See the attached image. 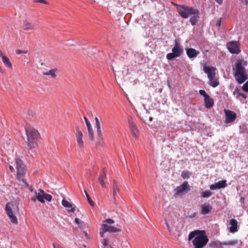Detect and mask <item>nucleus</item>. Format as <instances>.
I'll use <instances>...</instances> for the list:
<instances>
[{
    "mask_svg": "<svg viewBox=\"0 0 248 248\" xmlns=\"http://www.w3.org/2000/svg\"><path fill=\"white\" fill-rule=\"evenodd\" d=\"M192 240V243L194 248H203L208 243L209 239L204 230H195L191 232L188 235V240Z\"/></svg>",
    "mask_w": 248,
    "mask_h": 248,
    "instance_id": "f257e3e1",
    "label": "nucleus"
},
{
    "mask_svg": "<svg viewBox=\"0 0 248 248\" xmlns=\"http://www.w3.org/2000/svg\"><path fill=\"white\" fill-rule=\"evenodd\" d=\"M248 65V62L244 60H238L232 67L234 77L239 84H242L248 79V75L245 66Z\"/></svg>",
    "mask_w": 248,
    "mask_h": 248,
    "instance_id": "f03ea898",
    "label": "nucleus"
},
{
    "mask_svg": "<svg viewBox=\"0 0 248 248\" xmlns=\"http://www.w3.org/2000/svg\"><path fill=\"white\" fill-rule=\"evenodd\" d=\"M26 134L27 137V146L29 153L37 145V141L40 138L38 131L31 126L25 127Z\"/></svg>",
    "mask_w": 248,
    "mask_h": 248,
    "instance_id": "7ed1b4c3",
    "label": "nucleus"
},
{
    "mask_svg": "<svg viewBox=\"0 0 248 248\" xmlns=\"http://www.w3.org/2000/svg\"><path fill=\"white\" fill-rule=\"evenodd\" d=\"M172 4L177 6V10L180 16H198L199 11L191 7L186 5H179L172 3Z\"/></svg>",
    "mask_w": 248,
    "mask_h": 248,
    "instance_id": "20e7f679",
    "label": "nucleus"
},
{
    "mask_svg": "<svg viewBox=\"0 0 248 248\" xmlns=\"http://www.w3.org/2000/svg\"><path fill=\"white\" fill-rule=\"evenodd\" d=\"M184 50L182 46L177 41H175L174 46L172 48V52L168 53L166 58L168 60H171L175 58L180 57L183 53Z\"/></svg>",
    "mask_w": 248,
    "mask_h": 248,
    "instance_id": "39448f33",
    "label": "nucleus"
},
{
    "mask_svg": "<svg viewBox=\"0 0 248 248\" xmlns=\"http://www.w3.org/2000/svg\"><path fill=\"white\" fill-rule=\"evenodd\" d=\"M190 190V186L187 181H185L174 189L175 196H180L187 193Z\"/></svg>",
    "mask_w": 248,
    "mask_h": 248,
    "instance_id": "423d86ee",
    "label": "nucleus"
},
{
    "mask_svg": "<svg viewBox=\"0 0 248 248\" xmlns=\"http://www.w3.org/2000/svg\"><path fill=\"white\" fill-rule=\"evenodd\" d=\"M16 165L17 170V178L18 179H20L25 173L26 170V166L22 160L19 158L16 159Z\"/></svg>",
    "mask_w": 248,
    "mask_h": 248,
    "instance_id": "0eeeda50",
    "label": "nucleus"
},
{
    "mask_svg": "<svg viewBox=\"0 0 248 248\" xmlns=\"http://www.w3.org/2000/svg\"><path fill=\"white\" fill-rule=\"evenodd\" d=\"M13 204L12 203L8 202L5 206V211L11 222L13 224H16L18 223L17 217L14 215L12 211Z\"/></svg>",
    "mask_w": 248,
    "mask_h": 248,
    "instance_id": "6e6552de",
    "label": "nucleus"
},
{
    "mask_svg": "<svg viewBox=\"0 0 248 248\" xmlns=\"http://www.w3.org/2000/svg\"><path fill=\"white\" fill-rule=\"evenodd\" d=\"M102 228L100 229V235L101 237H103L104 233L107 232H117L121 231V230L119 228L114 226H109L105 223L102 224Z\"/></svg>",
    "mask_w": 248,
    "mask_h": 248,
    "instance_id": "1a4fd4ad",
    "label": "nucleus"
},
{
    "mask_svg": "<svg viewBox=\"0 0 248 248\" xmlns=\"http://www.w3.org/2000/svg\"><path fill=\"white\" fill-rule=\"evenodd\" d=\"M225 114V123L229 124L233 122L236 119V114L230 110L224 109Z\"/></svg>",
    "mask_w": 248,
    "mask_h": 248,
    "instance_id": "9d476101",
    "label": "nucleus"
},
{
    "mask_svg": "<svg viewBox=\"0 0 248 248\" xmlns=\"http://www.w3.org/2000/svg\"><path fill=\"white\" fill-rule=\"evenodd\" d=\"M76 138L78 147L82 149L84 147V142L83 140V134L79 130L78 126L76 127Z\"/></svg>",
    "mask_w": 248,
    "mask_h": 248,
    "instance_id": "9b49d317",
    "label": "nucleus"
},
{
    "mask_svg": "<svg viewBox=\"0 0 248 248\" xmlns=\"http://www.w3.org/2000/svg\"><path fill=\"white\" fill-rule=\"evenodd\" d=\"M217 68L213 66L204 65L203 67V70L207 74L208 78L212 79L216 77V70Z\"/></svg>",
    "mask_w": 248,
    "mask_h": 248,
    "instance_id": "f8f14e48",
    "label": "nucleus"
},
{
    "mask_svg": "<svg viewBox=\"0 0 248 248\" xmlns=\"http://www.w3.org/2000/svg\"><path fill=\"white\" fill-rule=\"evenodd\" d=\"M227 47L229 51L233 54H238L240 52L237 42L232 41L228 43Z\"/></svg>",
    "mask_w": 248,
    "mask_h": 248,
    "instance_id": "ddd939ff",
    "label": "nucleus"
},
{
    "mask_svg": "<svg viewBox=\"0 0 248 248\" xmlns=\"http://www.w3.org/2000/svg\"><path fill=\"white\" fill-rule=\"evenodd\" d=\"M227 186L226 181V180H222L218 181V182L215 183V184H212L210 185V188L211 190H215L217 189H220L222 188H224Z\"/></svg>",
    "mask_w": 248,
    "mask_h": 248,
    "instance_id": "4468645a",
    "label": "nucleus"
},
{
    "mask_svg": "<svg viewBox=\"0 0 248 248\" xmlns=\"http://www.w3.org/2000/svg\"><path fill=\"white\" fill-rule=\"evenodd\" d=\"M128 123L129 125L132 135L134 136L137 137L136 130L137 129V126L136 124L134 123L133 119L131 117H128Z\"/></svg>",
    "mask_w": 248,
    "mask_h": 248,
    "instance_id": "2eb2a0df",
    "label": "nucleus"
},
{
    "mask_svg": "<svg viewBox=\"0 0 248 248\" xmlns=\"http://www.w3.org/2000/svg\"><path fill=\"white\" fill-rule=\"evenodd\" d=\"M186 53L187 56L190 59L196 58L200 53L199 51L192 48L186 49Z\"/></svg>",
    "mask_w": 248,
    "mask_h": 248,
    "instance_id": "dca6fc26",
    "label": "nucleus"
},
{
    "mask_svg": "<svg viewBox=\"0 0 248 248\" xmlns=\"http://www.w3.org/2000/svg\"><path fill=\"white\" fill-rule=\"evenodd\" d=\"M62 203L64 207L67 208V210L68 212L72 213H74L75 212V208L73 207L72 204L65 199L62 200Z\"/></svg>",
    "mask_w": 248,
    "mask_h": 248,
    "instance_id": "f3484780",
    "label": "nucleus"
},
{
    "mask_svg": "<svg viewBox=\"0 0 248 248\" xmlns=\"http://www.w3.org/2000/svg\"><path fill=\"white\" fill-rule=\"evenodd\" d=\"M212 207L209 204H204L201 206V214L202 215H207L212 210Z\"/></svg>",
    "mask_w": 248,
    "mask_h": 248,
    "instance_id": "a211bd4d",
    "label": "nucleus"
},
{
    "mask_svg": "<svg viewBox=\"0 0 248 248\" xmlns=\"http://www.w3.org/2000/svg\"><path fill=\"white\" fill-rule=\"evenodd\" d=\"M106 170V168H104L103 169L102 172L100 174V176L98 178V180H99L100 184L101 185V186L103 187H105V186H106L105 183L104 182V179H105L107 177V175H106V172H105Z\"/></svg>",
    "mask_w": 248,
    "mask_h": 248,
    "instance_id": "6ab92c4d",
    "label": "nucleus"
},
{
    "mask_svg": "<svg viewBox=\"0 0 248 248\" xmlns=\"http://www.w3.org/2000/svg\"><path fill=\"white\" fill-rule=\"evenodd\" d=\"M204 105L206 108H211L214 105V100L209 96H206L204 98Z\"/></svg>",
    "mask_w": 248,
    "mask_h": 248,
    "instance_id": "aec40b11",
    "label": "nucleus"
},
{
    "mask_svg": "<svg viewBox=\"0 0 248 248\" xmlns=\"http://www.w3.org/2000/svg\"><path fill=\"white\" fill-rule=\"evenodd\" d=\"M230 224L231 226L230 227V231L234 232L237 231V221L236 219L232 218L230 220Z\"/></svg>",
    "mask_w": 248,
    "mask_h": 248,
    "instance_id": "412c9836",
    "label": "nucleus"
},
{
    "mask_svg": "<svg viewBox=\"0 0 248 248\" xmlns=\"http://www.w3.org/2000/svg\"><path fill=\"white\" fill-rule=\"evenodd\" d=\"M34 24L31 22L26 20L23 22V27L24 30H31L34 28Z\"/></svg>",
    "mask_w": 248,
    "mask_h": 248,
    "instance_id": "4be33fe9",
    "label": "nucleus"
},
{
    "mask_svg": "<svg viewBox=\"0 0 248 248\" xmlns=\"http://www.w3.org/2000/svg\"><path fill=\"white\" fill-rule=\"evenodd\" d=\"M95 128L96 129V132L97 135L101 137L102 136V132L101 129V124L100 121L97 117L95 118Z\"/></svg>",
    "mask_w": 248,
    "mask_h": 248,
    "instance_id": "5701e85b",
    "label": "nucleus"
},
{
    "mask_svg": "<svg viewBox=\"0 0 248 248\" xmlns=\"http://www.w3.org/2000/svg\"><path fill=\"white\" fill-rule=\"evenodd\" d=\"M35 194L38 201L41 203L45 202V200L44 199V191L43 190L39 189V192L37 193V192H35Z\"/></svg>",
    "mask_w": 248,
    "mask_h": 248,
    "instance_id": "b1692460",
    "label": "nucleus"
},
{
    "mask_svg": "<svg viewBox=\"0 0 248 248\" xmlns=\"http://www.w3.org/2000/svg\"><path fill=\"white\" fill-rule=\"evenodd\" d=\"M86 126L88 129V133L89 138L91 140H94V132L91 123H90L86 124Z\"/></svg>",
    "mask_w": 248,
    "mask_h": 248,
    "instance_id": "393cba45",
    "label": "nucleus"
},
{
    "mask_svg": "<svg viewBox=\"0 0 248 248\" xmlns=\"http://www.w3.org/2000/svg\"><path fill=\"white\" fill-rule=\"evenodd\" d=\"M119 192V189L117 185L116 181L114 180L113 181V196L114 201H116V197L117 194Z\"/></svg>",
    "mask_w": 248,
    "mask_h": 248,
    "instance_id": "a878e982",
    "label": "nucleus"
},
{
    "mask_svg": "<svg viewBox=\"0 0 248 248\" xmlns=\"http://www.w3.org/2000/svg\"><path fill=\"white\" fill-rule=\"evenodd\" d=\"M209 85L210 86H211L212 87H213V88H215V87H217L219 84L218 79L216 78V77H214L212 79H209Z\"/></svg>",
    "mask_w": 248,
    "mask_h": 248,
    "instance_id": "bb28decb",
    "label": "nucleus"
},
{
    "mask_svg": "<svg viewBox=\"0 0 248 248\" xmlns=\"http://www.w3.org/2000/svg\"><path fill=\"white\" fill-rule=\"evenodd\" d=\"M2 60L5 66L9 67L10 69L12 68V64L10 62L9 59L6 56H2Z\"/></svg>",
    "mask_w": 248,
    "mask_h": 248,
    "instance_id": "cd10ccee",
    "label": "nucleus"
},
{
    "mask_svg": "<svg viewBox=\"0 0 248 248\" xmlns=\"http://www.w3.org/2000/svg\"><path fill=\"white\" fill-rule=\"evenodd\" d=\"M55 72L56 70L55 69H51L48 71L43 72V75L45 76H51L52 78H55L56 77Z\"/></svg>",
    "mask_w": 248,
    "mask_h": 248,
    "instance_id": "c85d7f7f",
    "label": "nucleus"
},
{
    "mask_svg": "<svg viewBox=\"0 0 248 248\" xmlns=\"http://www.w3.org/2000/svg\"><path fill=\"white\" fill-rule=\"evenodd\" d=\"M237 241L235 240L229 241L228 242H223L220 243L221 245L224 246H233L237 244Z\"/></svg>",
    "mask_w": 248,
    "mask_h": 248,
    "instance_id": "c756f323",
    "label": "nucleus"
},
{
    "mask_svg": "<svg viewBox=\"0 0 248 248\" xmlns=\"http://www.w3.org/2000/svg\"><path fill=\"white\" fill-rule=\"evenodd\" d=\"M191 175V173L190 172H189L188 170H184L182 171L181 174V176L184 178H189Z\"/></svg>",
    "mask_w": 248,
    "mask_h": 248,
    "instance_id": "7c9ffc66",
    "label": "nucleus"
},
{
    "mask_svg": "<svg viewBox=\"0 0 248 248\" xmlns=\"http://www.w3.org/2000/svg\"><path fill=\"white\" fill-rule=\"evenodd\" d=\"M212 195V192L209 190L202 192L201 193V197L202 198H209Z\"/></svg>",
    "mask_w": 248,
    "mask_h": 248,
    "instance_id": "2f4dec72",
    "label": "nucleus"
},
{
    "mask_svg": "<svg viewBox=\"0 0 248 248\" xmlns=\"http://www.w3.org/2000/svg\"><path fill=\"white\" fill-rule=\"evenodd\" d=\"M85 193L87 197V201L88 202L90 203L91 206L93 207L94 206V203L93 201L92 200L91 198L90 197L89 195L88 194L87 191L85 190Z\"/></svg>",
    "mask_w": 248,
    "mask_h": 248,
    "instance_id": "473e14b6",
    "label": "nucleus"
},
{
    "mask_svg": "<svg viewBox=\"0 0 248 248\" xmlns=\"http://www.w3.org/2000/svg\"><path fill=\"white\" fill-rule=\"evenodd\" d=\"M198 16H191L189 21L193 26L195 25L198 22Z\"/></svg>",
    "mask_w": 248,
    "mask_h": 248,
    "instance_id": "72a5a7b5",
    "label": "nucleus"
},
{
    "mask_svg": "<svg viewBox=\"0 0 248 248\" xmlns=\"http://www.w3.org/2000/svg\"><path fill=\"white\" fill-rule=\"evenodd\" d=\"M237 2L241 6H247L248 4V1L247 0H238Z\"/></svg>",
    "mask_w": 248,
    "mask_h": 248,
    "instance_id": "f704fd0d",
    "label": "nucleus"
},
{
    "mask_svg": "<svg viewBox=\"0 0 248 248\" xmlns=\"http://www.w3.org/2000/svg\"><path fill=\"white\" fill-rule=\"evenodd\" d=\"M45 199L47 201L50 202L52 200V196L50 194L45 193L44 194V199Z\"/></svg>",
    "mask_w": 248,
    "mask_h": 248,
    "instance_id": "c9c22d12",
    "label": "nucleus"
},
{
    "mask_svg": "<svg viewBox=\"0 0 248 248\" xmlns=\"http://www.w3.org/2000/svg\"><path fill=\"white\" fill-rule=\"evenodd\" d=\"M103 222L104 223H108L109 224H112L114 223V220H113L112 219L108 218V219H105V220H104Z\"/></svg>",
    "mask_w": 248,
    "mask_h": 248,
    "instance_id": "e433bc0d",
    "label": "nucleus"
},
{
    "mask_svg": "<svg viewBox=\"0 0 248 248\" xmlns=\"http://www.w3.org/2000/svg\"><path fill=\"white\" fill-rule=\"evenodd\" d=\"M199 93L201 95H202L204 98H205L206 96H208L209 95L206 93L205 91L202 90H200L199 91Z\"/></svg>",
    "mask_w": 248,
    "mask_h": 248,
    "instance_id": "4c0bfd02",
    "label": "nucleus"
},
{
    "mask_svg": "<svg viewBox=\"0 0 248 248\" xmlns=\"http://www.w3.org/2000/svg\"><path fill=\"white\" fill-rule=\"evenodd\" d=\"M242 89L245 92H248V81L243 85Z\"/></svg>",
    "mask_w": 248,
    "mask_h": 248,
    "instance_id": "58836bf2",
    "label": "nucleus"
},
{
    "mask_svg": "<svg viewBox=\"0 0 248 248\" xmlns=\"http://www.w3.org/2000/svg\"><path fill=\"white\" fill-rule=\"evenodd\" d=\"M33 2L35 3H41L45 4H48V2L45 0H33Z\"/></svg>",
    "mask_w": 248,
    "mask_h": 248,
    "instance_id": "ea45409f",
    "label": "nucleus"
},
{
    "mask_svg": "<svg viewBox=\"0 0 248 248\" xmlns=\"http://www.w3.org/2000/svg\"><path fill=\"white\" fill-rule=\"evenodd\" d=\"M240 89L238 88H236L235 89L234 91L233 92V94L234 95H236L237 98H238V95L240 94Z\"/></svg>",
    "mask_w": 248,
    "mask_h": 248,
    "instance_id": "a19ab883",
    "label": "nucleus"
},
{
    "mask_svg": "<svg viewBox=\"0 0 248 248\" xmlns=\"http://www.w3.org/2000/svg\"><path fill=\"white\" fill-rule=\"evenodd\" d=\"M22 181L25 184L26 186L27 187H28L29 188V189L31 191H33V189L32 188V186H31V187H29V184L27 183L26 180H25L24 179H22Z\"/></svg>",
    "mask_w": 248,
    "mask_h": 248,
    "instance_id": "79ce46f5",
    "label": "nucleus"
},
{
    "mask_svg": "<svg viewBox=\"0 0 248 248\" xmlns=\"http://www.w3.org/2000/svg\"><path fill=\"white\" fill-rule=\"evenodd\" d=\"M16 54H20L21 53H28V51H23V50H19V49H17L16 50Z\"/></svg>",
    "mask_w": 248,
    "mask_h": 248,
    "instance_id": "37998d69",
    "label": "nucleus"
},
{
    "mask_svg": "<svg viewBox=\"0 0 248 248\" xmlns=\"http://www.w3.org/2000/svg\"><path fill=\"white\" fill-rule=\"evenodd\" d=\"M103 245L105 246H107L108 245V239H104L102 242Z\"/></svg>",
    "mask_w": 248,
    "mask_h": 248,
    "instance_id": "c03bdc74",
    "label": "nucleus"
},
{
    "mask_svg": "<svg viewBox=\"0 0 248 248\" xmlns=\"http://www.w3.org/2000/svg\"><path fill=\"white\" fill-rule=\"evenodd\" d=\"M240 96H241L242 98H243L244 99H246L247 98V95L245 94V93H240V94H239L238 95V98L240 97Z\"/></svg>",
    "mask_w": 248,
    "mask_h": 248,
    "instance_id": "a18cd8bd",
    "label": "nucleus"
},
{
    "mask_svg": "<svg viewBox=\"0 0 248 248\" xmlns=\"http://www.w3.org/2000/svg\"><path fill=\"white\" fill-rule=\"evenodd\" d=\"M53 246L54 248H62L61 246L57 244H53Z\"/></svg>",
    "mask_w": 248,
    "mask_h": 248,
    "instance_id": "49530a36",
    "label": "nucleus"
},
{
    "mask_svg": "<svg viewBox=\"0 0 248 248\" xmlns=\"http://www.w3.org/2000/svg\"><path fill=\"white\" fill-rule=\"evenodd\" d=\"M221 24V18L219 19V20H217L216 23V25L217 27H219Z\"/></svg>",
    "mask_w": 248,
    "mask_h": 248,
    "instance_id": "de8ad7c7",
    "label": "nucleus"
},
{
    "mask_svg": "<svg viewBox=\"0 0 248 248\" xmlns=\"http://www.w3.org/2000/svg\"><path fill=\"white\" fill-rule=\"evenodd\" d=\"M84 119L85 120L86 125L90 123L86 117H84Z\"/></svg>",
    "mask_w": 248,
    "mask_h": 248,
    "instance_id": "09e8293b",
    "label": "nucleus"
},
{
    "mask_svg": "<svg viewBox=\"0 0 248 248\" xmlns=\"http://www.w3.org/2000/svg\"><path fill=\"white\" fill-rule=\"evenodd\" d=\"M75 221L77 224H79L80 222V220L78 218H76Z\"/></svg>",
    "mask_w": 248,
    "mask_h": 248,
    "instance_id": "8fccbe9b",
    "label": "nucleus"
},
{
    "mask_svg": "<svg viewBox=\"0 0 248 248\" xmlns=\"http://www.w3.org/2000/svg\"><path fill=\"white\" fill-rule=\"evenodd\" d=\"M9 169H10V170H11V171H12V172L14 170V167H13V166H9Z\"/></svg>",
    "mask_w": 248,
    "mask_h": 248,
    "instance_id": "3c124183",
    "label": "nucleus"
},
{
    "mask_svg": "<svg viewBox=\"0 0 248 248\" xmlns=\"http://www.w3.org/2000/svg\"><path fill=\"white\" fill-rule=\"evenodd\" d=\"M219 4H221L222 1H223V0H215Z\"/></svg>",
    "mask_w": 248,
    "mask_h": 248,
    "instance_id": "603ef678",
    "label": "nucleus"
},
{
    "mask_svg": "<svg viewBox=\"0 0 248 248\" xmlns=\"http://www.w3.org/2000/svg\"><path fill=\"white\" fill-rule=\"evenodd\" d=\"M31 201L35 202L37 199L36 197L35 196V197H31Z\"/></svg>",
    "mask_w": 248,
    "mask_h": 248,
    "instance_id": "864d4df0",
    "label": "nucleus"
},
{
    "mask_svg": "<svg viewBox=\"0 0 248 248\" xmlns=\"http://www.w3.org/2000/svg\"><path fill=\"white\" fill-rule=\"evenodd\" d=\"M0 56L1 57V58H2V56H4V55H3V53L0 50Z\"/></svg>",
    "mask_w": 248,
    "mask_h": 248,
    "instance_id": "5fc2aeb1",
    "label": "nucleus"
},
{
    "mask_svg": "<svg viewBox=\"0 0 248 248\" xmlns=\"http://www.w3.org/2000/svg\"><path fill=\"white\" fill-rule=\"evenodd\" d=\"M4 72L3 69L1 68V67L0 66V72L3 73Z\"/></svg>",
    "mask_w": 248,
    "mask_h": 248,
    "instance_id": "6e6d98bb",
    "label": "nucleus"
},
{
    "mask_svg": "<svg viewBox=\"0 0 248 248\" xmlns=\"http://www.w3.org/2000/svg\"><path fill=\"white\" fill-rule=\"evenodd\" d=\"M183 17H185V18H187L188 17V16H183Z\"/></svg>",
    "mask_w": 248,
    "mask_h": 248,
    "instance_id": "4d7b16f0",
    "label": "nucleus"
},
{
    "mask_svg": "<svg viewBox=\"0 0 248 248\" xmlns=\"http://www.w3.org/2000/svg\"><path fill=\"white\" fill-rule=\"evenodd\" d=\"M150 121H152V117H151V118H150Z\"/></svg>",
    "mask_w": 248,
    "mask_h": 248,
    "instance_id": "13d9d810",
    "label": "nucleus"
}]
</instances>
